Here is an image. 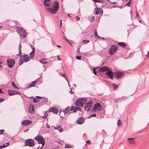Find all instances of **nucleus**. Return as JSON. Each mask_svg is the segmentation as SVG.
<instances>
[{
	"instance_id": "obj_1",
	"label": "nucleus",
	"mask_w": 149,
	"mask_h": 149,
	"mask_svg": "<svg viewBox=\"0 0 149 149\" xmlns=\"http://www.w3.org/2000/svg\"><path fill=\"white\" fill-rule=\"evenodd\" d=\"M17 31L21 37L23 39L26 38L27 34L25 31L24 30L23 28L17 27Z\"/></svg>"
},
{
	"instance_id": "obj_2",
	"label": "nucleus",
	"mask_w": 149,
	"mask_h": 149,
	"mask_svg": "<svg viewBox=\"0 0 149 149\" xmlns=\"http://www.w3.org/2000/svg\"><path fill=\"white\" fill-rule=\"evenodd\" d=\"M35 139L38 141L39 144H42V146L39 149H40L45 144V140L44 138L42 135H39L37 136Z\"/></svg>"
},
{
	"instance_id": "obj_3",
	"label": "nucleus",
	"mask_w": 149,
	"mask_h": 149,
	"mask_svg": "<svg viewBox=\"0 0 149 149\" xmlns=\"http://www.w3.org/2000/svg\"><path fill=\"white\" fill-rule=\"evenodd\" d=\"M117 46L115 45H111L109 50V53L110 55H113L117 50Z\"/></svg>"
},
{
	"instance_id": "obj_4",
	"label": "nucleus",
	"mask_w": 149,
	"mask_h": 149,
	"mask_svg": "<svg viewBox=\"0 0 149 149\" xmlns=\"http://www.w3.org/2000/svg\"><path fill=\"white\" fill-rule=\"evenodd\" d=\"M25 146H28L30 147H33L35 144L34 141L32 139H28L25 141Z\"/></svg>"
},
{
	"instance_id": "obj_5",
	"label": "nucleus",
	"mask_w": 149,
	"mask_h": 149,
	"mask_svg": "<svg viewBox=\"0 0 149 149\" xmlns=\"http://www.w3.org/2000/svg\"><path fill=\"white\" fill-rule=\"evenodd\" d=\"M22 60L20 59L19 60V64L20 65H21L23 63L26 62L29 60V58L28 56L24 55L22 58Z\"/></svg>"
},
{
	"instance_id": "obj_6",
	"label": "nucleus",
	"mask_w": 149,
	"mask_h": 149,
	"mask_svg": "<svg viewBox=\"0 0 149 149\" xmlns=\"http://www.w3.org/2000/svg\"><path fill=\"white\" fill-rule=\"evenodd\" d=\"M102 110V107L100 104L97 103L94 105L93 109V111H100Z\"/></svg>"
},
{
	"instance_id": "obj_7",
	"label": "nucleus",
	"mask_w": 149,
	"mask_h": 149,
	"mask_svg": "<svg viewBox=\"0 0 149 149\" xmlns=\"http://www.w3.org/2000/svg\"><path fill=\"white\" fill-rule=\"evenodd\" d=\"M6 61L8 66L10 68L13 67L15 63V60L13 59H8Z\"/></svg>"
},
{
	"instance_id": "obj_8",
	"label": "nucleus",
	"mask_w": 149,
	"mask_h": 149,
	"mask_svg": "<svg viewBox=\"0 0 149 149\" xmlns=\"http://www.w3.org/2000/svg\"><path fill=\"white\" fill-rule=\"evenodd\" d=\"M115 73V77L117 79L122 78L125 75V74L124 73L120 71L116 72Z\"/></svg>"
},
{
	"instance_id": "obj_9",
	"label": "nucleus",
	"mask_w": 149,
	"mask_h": 149,
	"mask_svg": "<svg viewBox=\"0 0 149 149\" xmlns=\"http://www.w3.org/2000/svg\"><path fill=\"white\" fill-rule=\"evenodd\" d=\"M92 105V101L88 102L84 106V109L85 111H89Z\"/></svg>"
},
{
	"instance_id": "obj_10",
	"label": "nucleus",
	"mask_w": 149,
	"mask_h": 149,
	"mask_svg": "<svg viewBox=\"0 0 149 149\" xmlns=\"http://www.w3.org/2000/svg\"><path fill=\"white\" fill-rule=\"evenodd\" d=\"M75 105L78 106L82 107L83 106L82 101L81 100V98H79L74 103Z\"/></svg>"
},
{
	"instance_id": "obj_11",
	"label": "nucleus",
	"mask_w": 149,
	"mask_h": 149,
	"mask_svg": "<svg viewBox=\"0 0 149 149\" xmlns=\"http://www.w3.org/2000/svg\"><path fill=\"white\" fill-rule=\"evenodd\" d=\"M20 93L17 91H8V94L10 96H12L13 95H16L17 94H19V95H20Z\"/></svg>"
},
{
	"instance_id": "obj_12",
	"label": "nucleus",
	"mask_w": 149,
	"mask_h": 149,
	"mask_svg": "<svg viewBox=\"0 0 149 149\" xmlns=\"http://www.w3.org/2000/svg\"><path fill=\"white\" fill-rule=\"evenodd\" d=\"M105 74L108 77H110L111 79H113L114 73L112 71H108L106 72Z\"/></svg>"
},
{
	"instance_id": "obj_13",
	"label": "nucleus",
	"mask_w": 149,
	"mask_h": 149,
	"mask_svg": "<svg viewBox=\"0 0 149 149\" xmlns=\"http://www.w3.org/2000/svg\"><path fill=\"white\" fill-rule=\"evenodd\" d=\"M31 48L33 50L30 52V56L31 58H33L34 56L35 52V49L34 47L32 45H30Z\"/></svg>"
},
{
	"instance_id": "obj_14",
	"label": "nucleus",
	"mask_w": 149,
	"mask_h": 149,
	"mask_svg": "<svg viewBox=\"0 0 149 149\" xmlns=\"http://www.w3.org/2000/svg\"><path fill=\"white\" fill-rule=\"evenodd\" d=\"M95 15H98L99 14H102L103 11L101 8H98L96 7L95 8Z\"/></svg>"
},
{
	"instance_id": "obj_15",
	"label": "nucleus",
	"mask_w": 149,
	"mask_h": 149,
	"mask_svg": "<svg viewBox=\"0 0 149 149\" xmlns=\"http://www.w3.org/2000/svg\"><path fill=\"white\" fill-rule=\"evenodd\" d=\"M31 123L32 121L30 120H25L22 121V124L23 126H26L29 125Z\"/></svg>"
},
{
	"instance_id": "obj_16",
	"label": "nucleus",
	"mask_w": 149,
	"mask_h": 149,
	"mask_svg": "<svg viewBox=\"0 0 149 149\" xmlns=\"http://www.w3.org/2000/svg\"><path fill=\"white\" fill-rule=\"evenodd\" d=\"M58 6L59 3L58 2L55 1L53 3V5L52 7V8H53L54 9L57 11L58 9Z\"/></svg>"
},
{
	"instance_id": "obj_17",
	"label": "nucleus",
	"mask_w": 149,
	"mask_h": 149,
	"mask_svg": "<svg viewBox=\"0 0 149 149\" xmlns=\"http://www.w3.org/2000/svg\"><path fill=\"white\" fill-rule=\"evenodd\" d=\"M34 106L33 105L31 104L29 108V112L30 113H33L34 112Z\"/></svg>"
},
{
	"instance_id": "obj_18",
	"label": "nucleus",
	"mask_w": 149,
	"mask_h": 149,
	"mask_svg": "<svg viewBox=\"0 0 149 149\" xmlns=\"http://www.w3.org/2000/svg\"><path fill=\"white\" fill-rule=\"evenodd\" d=\"M84 119L81 117L79 118L77 121V123L78 124H83L84 122Z\"/></svg>"
},
{
	"instance_id": "obj_19",
	"label": "nucleus",
	"mask_w": 149,
	"mask_h": 149,
	"mask_svg": "<svg viewBox=\"0 0 149 149\" xmlns=\"http://www.w3.org/2000/svg\"><path fill=\"white\" fill-rule=\"evenodd\" d=\"M48 112H52L54 113L57 114L58 113V110L57 109H55L54 108L52 107L49 109L48 110Z\"/></svg>"
},
{
	"instance_id": "obj_20",
	"label": "nucleus",
	"mask_w": 149,
	"mask_h": 149,
	"mask_svg": "<svg viewBox=\"0 0 149 149\" xmlns=\"http://www.w3.org/2000/svg\"><path fill=\"white\" fill-rule=\"evenodd\" d=\"M47 10H48V12L50 13L53 14H55L57 11L53 8H52L47 9Z\"/></svg>"
},
{
	"instance_id": "obj_21",
	"label": "nucleus",
	"mask_w": 149,
	"mask_h": 149,
	"mask_svg": "<svg viewBox=\"0 0 149 149\" xmlns=\"http://www.w3.org/2000/svg\"><path fill=\"white\" fill-rule=\"evenodd\" d=\"M109 70L108 67L107 66H103L99 69V71L100 72H104L107 70Z\"/></svg>"
},
{
	"instance_id": "obj_22",
	"label": "nucleus",
	"mask_w": 149,
	"mask_h": 149,
	"mask_svg": "<svg viewBox=\"0 0 149 149\" xmlns=\"http://www.w3.org/2000/svg\"><path fill=\"white\" fill-rule=\"evenodd\" d=\"M63 112L65 114H67L68 113V114H70L71 113L70 109V107H67L63 111Z\"/></svg>"
},
{
	"instance_id": "obj_23",
	"label": "nucleus",
	"mask_w": 149,
	"mask_h": 149,
	"mask_svg": "<svg viewBox=\"0 0 149 149\" xmlns=\"http://www.w3.org/2000/svg\"><path fill=\"white\" fill-rule=\"evenodd\" d=\"M44 4L45 6L48 7L50 4V0H45L44 1Z\"/></svg>"
},
{
	"instance_id": "obj_24",
	"label": "nucleus",
	"mask_w": 149,
	"mask_h": 149,
	"mask_svg": "<svg viewBox=\"0 0 149 149\" xmlns=\"http://www.w3.org/2000/svg\"><path fill=\"white\" fill-rule=\"evenodd\" d=\"M77 107H75L72 106L70 109V110L71 111H73V112L75 113L77 111Z\"/></svg>"
},
{
	"instance_id": "obj_25",
	"label": "nucleus",
	"mask_w": 149,
	"mask_h": 149,
	"mask_svg": "<svg viewBox=\"0 0 149 149\" xmlns=\"http://www.w3.org/2000/svg\"><path fill=\"white\" fill-rule=\"evenodd\" d=\"M40 62L42 64H46L48 63V61L47 59L44 58L40 60Z\"/></svg>"
},
{
	"instance_id": "obj_26",
	"label": "nucleus",
	"mask_w": 149,
	"mask_h": 149,
	"mask_svg": "<svg viewBox=\"0 0 149 149\" xmlns=\"http://www.w3.org/2000/svg\"><path fill=\"white\" fill-rule=\"evenodd\" d=\"M127 140H130L128 142L130 143H133L134 142V138H129L127 139Z\"/></svg>"
},
{
	"instance_id": "obj_27",
	"label": "nucleus",
	"mask_w": 149,
	"mask_h": 149,
	"mask_svg": "<svg viewBox=\"0 0 149 149\" xmlns=\"http://www.w3.org/2000/svg\"><path fill=\"white\" fill-rule=\"evenodd\" d=\"M57 130H58L60 132L63 131V129L61 128V126L59 125H58L57 126Z\"/></svg>"
},
{
	"instance_id": "obj_28",
	"label": "nucleus",
	"mask_w": 149,
	"mask_h": 149,
	"mask_svg": "<svg viewBox=\"0 0 149 149\" xmlns=\"http://www.w3.org/2000/svg\"><path fill=\"white\" fill-rule=\"evenodd\" d=\"M36 84V81H33L31 84L29 85V88L34 87L35 86Z\"/></svg>"
},
{
	"instance_id": "obj_29",
	"label": "nucleus",
	"mask_w": 149,
	"mask_h": 149,
	"mask_svg": "<svg viewBox=\"0 0 149 149\" xmlns=\"http://www.w3.org/2000/svg\"><path fill=\"white\" fill-rule=\"evenodd\" d=\"M118 45L122 46L123 47H125L126 46V45L124 42H118Z\"/></svg>"
},
{
	"instance_id": "obj_30",
	"label": "nucleus",
	"mask_w": 149,
	"mask_h": 149,
	"mask_svg": "<svg viewBox=\"0 0 149 149\" xmlns=\"http://www.w3.org/2000/svg\"><path fill=\"white\" fill-rule=\"evenodd\" d=\"M81 99L83 104L86 103L87 101L86 99L85 98H81Z\"/></svg>"
},
{
	"instance_id": "obj_31",
	"label": "nucleus",
	"mask_w": 149,
	"mask_h": 149,
	"mask_svg": "<svg viewBox=\"0 0 149 149\" xmlns=\"http://www.w3.org/2000/svg\"><path fill=\"white\" fill-rule=\"evenodd\" d=\"M11 84H12V86L15 88H17V89H19V88H18V87H17L15 85V83L13 81H12L11 82Z\"/></svg>"
},
{
	"instance_id": "obj_32",
	"label": "nucleus",
	"mask_w": 149,
	"mask_h": 149,
	"mask_svg": "<svg viewBox=\"0 0 149 149\" xmlns=\"http://www.w3.org/2000/svg\"><path fill=\"white\" fill-rule=\"evenodd\" d=\"M47 111H46L45 113L44 116H42V117L44 119H45L47 117Z\"/></svg>"
},
{
	"instance_id": "obj_33",
	"label": "nucleus",
	"mask_w": 149,
	"mask_h": 149,
	"mask_svg": "<svg viewBox=\"0 0 149 149\" xmlns=\"http://www.w3.org/2000/svg\"><path fill=\"white\" fill-rule=\"evenodd\" d=\"M95 38L97 39L99 38L100 37L97 35V33H95L94 35Z\"/></svg>"
},
{
	"instance_id": "obj_34",
	"label": "nucleus",
	"mask_w": 149,
	"mask_h": 149,
	"mask_svg": "<svg viewBox=\"0 0 149 149\" xmlns=\"http://www.w3.org/2000/svg\"><path fill=\"white\" fill-rule=\"evenodd\" d=\"M117 124L118 126H120L121 124V121L120 119H119L118 121Z\"/></svg>"
},
{
	"instance_id": "obj_35",
	"label": "nucleus",
	"mask_w": 149,
	"mask_h": 149,
	"mask_svg": "<svg viewBox=\"0 0 149 149\" xmlns=\"http://www.w3.org/2000/svg\"><path fill=\"white\" fill-rule=\"evenodd\" d=\"M7 146V145H6V144H3L2 146H0V149H1L2 148H4Z\"/></svg>"
},
{
	"instance_id": "obj_36",
	"label": "nucleus",
	"mask_w": 149,
	"mask_h": 149,
	"mask_svg": "<svg viewBox=\"0 0 149 149\" xmlns=\"http://www.w3.org/2000/svg\"><path fill=\"white\" fill-rule=\"evenodd\" d=\"M38 101V100L35 97L33 99V101L34 103H36Z\"/></svg>"
},
{
	"instance_id": "obj_37",
	"label": "nucleus",
	"mask_w": 149,
	"mask_h": 149,
	"mask_svg": "<svg viewBox=\"0 0 149 149\" xmlns=\"http://www.w3.org/2000/svg\"><path fill=\"white\" fill-rule=\"evenodd\" d=\"M89 41L87 40H85L82 41V42L84 43H87L89 42Z\"/></svg>"
},
{
	"instance_id": "obj_38",
	"label": "nucleus",
	"mask_w": 149,
	"mask_h": 149,
	"mask_svg": "<svg viewBox=\"0 0 149 149\" xmlns=\"http://www.w3.org/2000/svg\"><path fill=\"white\" fill-rule=\"evenodd\" d=\"M65 148H71V146L68 144H66Z\"/></svg>"
},
{
	"instance_id": "obj_39",
	"label": "nucleus",
	"mask_w": 149,
	"mask_h": 149,
	"mask_svg": "<svg viewBox=\"0 0 149 149\" xmlns=\"http://www.w3.org/2000/svg\"><path fill=\"white\" fill-rule=\"evenodd\" d=\"M22 48V47L20 45V44L19 46V54H20L21 53V48Z\"/></svg>"
},
{
	"instance_id": "obj_40",
	"label": "nucleus",
	"mask_w": 149,
	"mask_h": 149,
	"mask_svg": "<svg viewBox=\"0 0 149 149\" xmlns=\"http://www.w3.org/2000/svg\"><path fill=\"white\" fill-rule=\"evenodd\" d=\"M94 20H95V17H94V16H93L90 20V21L91 22H93V21H94Z\"/></svg>"
},
{
	"instance_id": "obj_41",
	"label": "nucleus",
	"mask_w": 149,
	"mask_h": 149,
	"mask_svg": "<svg viewBox=\"0 0 149 149\" xmlns=\"http://www.w3.org/2000/svg\"><path fill=\"white\" fill-rule=\"evenodd\" d=\"M130 2H131V0H130L126 4V6H130Z\"/></svg>"
},
{
	"instance_id": "obj_42",
	"label": "nucleus",
	"mask_w": 149,
	"mask_h": 149,
	"mask_svg": "<svg viewBox=\"0 0 149 149\" xmlns=\"http://www.w3.org/2000/svg\"><path fill=\"white\" fill-rule=\"evenodd\" d=\"M4 132V130H0V135L2 134H3Z\"/></svg>"
},
{
	"instance_id": "obj_43",
	"label": "nucleus",
	"mask_w": 149,
	"mask_h": 149,
	"mask_svg": "<svg viewBox=\"0 0 149 149\" xmlns=\"http://www.w3.org/2000/svg\"><path fill=\"white\" fill-rule=\"evenodd\" d=\"M96 116V114H92L90 116L89 118L91 117H95Z\"/></svg>"
},
{
	"instance_id": "obj_44",
	"label": "nucleus",
	"mask_w": 149,
	"mask_h": 149,
	"mask_svg": "<svg viewBox=\"0 0 149 149\" xmlns=\"http://www.w3.org/2000/svg\"><path fill=\"white\" fill-rule=\"evenodd\" d=\"M81 56H77L76 57V58L77 59H78L79 60H80L81 59Z\"/></svg>"
},
{
	"instance_id": "obj_45",
	"label": "nucleus",
	"mask_w": 149,
	"mask_h": 149,
	"mask_svg": "<svg viewBox=\"0 0 149 149\" xmlns=\"http://www.w3.org/2000/svg\"><path fill=\"white\" fill-rule=\"evenodd\" d=\"M113 86L114 89H116L118 88V86L117 85H114V84H113Z\"/></svg>"
},
{
	"instance_id": "obj_46",
	"label": "nucleus",
	"mask_w": 149,
	"mask_h": 149,
	"mask_svg": "<svg viewBox=\"0 0 149 149\" xmlns=\"http://www.w3.org/2000/svg\"><path fill=\"white\" fill-rule=\"evenodd\" d=\"M136 16L138 18H139V15H138V12L137 11H136Z\"/></svg>"
},
{
	"instance_id": "obj_47",
	"label": "nucleus",
	"mask_w": 149,
	"mask_h": 149,
	"mask_svg": "<svg viewBox=\"0 0 149 149\" xmlns=\"http://www.w3.org/2000/svg\"><path fill=\"white\" fill-rule=\"evenodd\" d=\"M103 0H97V2L102 3L103 2Z\"/></svg>"
},
{
	"instance_id": "obj_48",
	"label": "nucleus",
	"mask_w": 149,
	"mask_h": 149,
	"mask_svg": "<svg viewBox=\"0 0 149 149\" xmlns=\"http://www.w3.org/2000/svg\"><path fill=\"white\" fill-rule=\"evenodd\" d=\"M4 100V99L3 98H0V102H2Z\"/></svg>"
},
{
	"instance_id": "obj_49",
	"label": "nucleus",
	"mask_w": 149,
	"mask_h": 149,
	"mask_svg": "<svg viewBox=\"0 0 149 149\" xmlns=\"http://www.w3.org/2000/svg\"><path fill=\"white\" fill-rule=\"evenodd\" d=\"M86 143H88L89 144H90L91 143V142L89 140H88V141H86Z\"/></svg>"
},
{
	"instance_id": "obj_50",
	"label": "nucleus",
	"mask_w": 149,
	"mask_h": 149,
	"mask_svg": "<svg viewBox=\"0 0 149 149\" xmlns=\"http://www.w3.org/2000/svg\"><path fill=\"white\" fill-rule=\"evenodd\" d=\"M77 110H79V111H81V108H79V107H77Z\"/></svg>"
},
{
	"instance_id": "obj_51",
	"label": "nucleus",
	"mask_w": 149,
	"mask_h": 149,
	"mask_svg": "<svg viewBox=\"0 0 149 149\" xmlns=\"http://www.w3.org/2000/svg\"><path fill=\"white\" fill-rule=\"evenodd\" d=\"M63 38L64 39H65L67 41V42H68V43H70V45H71V44L68 41V40L67 39L65 38V37H63Z\"/></svg>"
},
{
	"instance_id": "obj_52",
	"label": "nucleus",
	"mask_w": 149,
	"mask_h": 149,
	"mask_svg": "<svg viewBox=\"0 0 149 149\" xmlns=\"http://www.w3.org/2000/svg\"><path fill=\"white\" fill-rule=\"evenodd\" d=\"M77 21H78L80 19V18L78 16H77L76 17Z\"/></svg>"
},
{
	"instance_id": "obj_53",
	"label": "nucleus",
	"mask_w": 149,
	"mask_h": 149,
	"mask_svg": "<svg viewBox=\"0 0 149 149\" xmlns=\"http://www.w3.org/2000/svg\"><path fill=\"white\" fill-rule=\"evenodd\" d=\"M93 72L94 74H95V75H97V73L96 72L95 70V68H94L93 70Z\"/></svg>"
},
{
	"instance_id": "obj_54",
	"label": "nucleus",
	"mask_w": 149,
	"mask_h": 149,
	"mask_svg": "<svg viewBox=\"0 0 149 149\" xmlns=\"http://www.w3.org/2000/svg\"><path fill=\"white\" fill-rule=\"evenodd\" d=\"M46 125H47V127L48 128H50V126L47 124V123H46Z\"/></svg>"
},
{
	"instance_id": "obj_55",
	"label": "nucleus",
	"mask_w": 149,
	"mask_h": 149,
	"mask_svg": "<svg viewBox=\"0 0 149 149\" xmlns=\"http://www.w3.org/2000/svg\"><path fill=\"white\" fill-rule=\"evenodd\" d=\"M62 76L63 77H64L65 79H66V81H67V82H68V81L67 79V78H66V77L64 75V74H63L62 75Z\"/></svg>"
},
{
	"instance_id": "obj_56",
	"label": "nucleus",
	"mask_w": 149,
	"mask_h": 149,
	"mask_svg": "<svg viewBox=\"0 0 149 149\" xmlns=\"http://www.w3.org/2000/svg\"><path fill=\"white\" fill-rule=\"evenodd\" d=\"M57 56V60H61V58H60L59 56V55H58Z\"/></svg>"
},
{
	"instance_id": "obj_57",
	"label": "nucleus",
	"mask_w": 149,
	"mask_h": 149,
	"mask_svg": "<svg viewBox=\"0 0 149 149\" xmlns=\"http://www.w3.org/2000/svg\"><path fill=\"white\" fill-rule=\"evenodd\" d=\"M146 56L149 58V51L147 52V54L146 55Z\"/></svg>"
},
{
	"instance_id": "obj_58",
	"label": "nucleus",
	"mask_w": 149,
	"mask_h": 149,
	"mask_svg": "<svg viewBox=\"0 0 149 149\" xmlns=\"http://www.w3.org/2000/svg\"><path fill=\"white\" fill-rule=\"evenodd\" d=\"M36 97L38 98V99H40L42 98V97L39 96H36Z\"/></svg>"
},
{
	"instance_id": "obj_59",
	"label": "nucleus",
	"mask_w": 149,
	"mask_h": 149,
	"mask_svg": "<svg viewBox=\"0 0 149 149\" xmlns=\"http://www.w3.org/2000/svg\"><path fill=\"white\" fill-rule=\"evenodd\" d=\"M60 24L61 27V26H62V20H60Z\"/></svg>"
},
{
	"instance_id": "obj_60",
	"label": "nucleus",
	"mask_w": 149,
	"mask_h": 149,
	"mask_svg": "<svg viewBox=\"0 0 149 149\" xmlns=\"http://www.w3.org/2000/svg\"><path fill=\"white\" fill-rule=\"evenodd\" d=\"M100 38L101 40H104V38H102V37H100V38Z\"/></svg>"
},
{
	"instance_id": "obj_61",
	"label": "nucleus",
	"mask_w": 149,
	"mask_h": 149,
	"mask_svg": "<svg viewBox=\"0 0 149 149\" xmlns=\"http://www.w3.org/2000/svg\"><path fill=\"white\" fill-rule=\"evenodd\" d=\"M94 33H97V29H95L94 30Z\"/></svg>"
},
{
	"instance_id": "obj_62",
	"label": "nucleus",
	"mask_w": 149,
	"mask_h": 149,
	"mask_svg": "<svg viewBox=\"0 0 149 149\" xmlns=\"http://www.w3.org/2000/svg\"><path fill=\"white\" fill-rule=\"evenodd\" d=\"M3 93V92L2 91L1 89H0V93Z\"/></svg>"
},
{
	"instance_id": "obj_63",
	"label": "nucleus",
	"mask_w": 149,
	"mask_h": 149,
	"mask_svg": "<svg viewBox=\"0 0 149 149\" xmlns=\"http://www.w3.org/2000/svg\"><path fill=\"white\" fill-rule=\"evenodd\" d=\"M29 130V129H27L26 130H25L24 131V132H27Z\"/></svg>"
},
{
	"instance_id": "obj_64",
	"label": "nucleus",
	"mask_w": 149,
	"mask_h": 149,
	"mask_svg": "<svg viewBox=\"0 0 149 149\" xmlns=\"http://www.w3.org/2000/svg\"><path fill=\"white\" fill-rule=\"evenodd\" d=\"M6 145H7V146H8L9 145V142H8L6 143Z\"/></svg>"
}]
</instances>
